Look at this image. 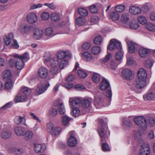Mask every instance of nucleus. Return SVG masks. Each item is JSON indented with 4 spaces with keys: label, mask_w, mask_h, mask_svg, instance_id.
<instances>
[{
    "label": "nucleus",
    "mask_w": 155,
    "mask_h": 155,
    "mask_svg": "<svg viewBox=\"0 0 155 155\" xmlns=\"http://www.w3.org/2000/svg\"><path fill=\"white\" fill-rule=\"evenodd\" d=\"M101 78L100 74L97 73H94L93 74L92 76V79L94 82L96 83L99 82Z\"/></svg>",
    "instance_id": "obj_44"
},
{
    "label": "nucleus",
    "mask_w": 155,
    "mask_h": 155,
    "mask_svg": "<svg viewBox=\"0 0 155 155\" xmlns=\"http://www.w3.org/2000/svg\"><path fill=\"white\" fill-rule=\"evenodd\" d=\"M151 50L143 47L140 48L139 50V53L141 57H146L147 54L151 52Z\"/></svg>",
    "instance_id": "obj_20"
},
{
    "label": "nucleus",
    "mask_w": 155,
    "mask_h": 155,
    "mask_svg": "<svg viewBox=\"0 0 155 155\" xmlns=\"http://www.w3.org/2000/svg\"><path fill=\"white\" fill-rule=\"evenodd\" d=\"M24 151L22 149L13 148L12 149L11 153L12 154L17 155L23 154Z\"/></svg>",
    "instance_id": "obj_40"
},
{
    "label": "nucleus",
    "mask_w": 155,
    "mask_h": 155,
    "mask_svg": "<svg viewBox=\"0 0 155 155\" xmlns=\"http://www.w3.org/2000/svg\"><path fill=\"white\" fill-rule=\"evenodd\" d=\"M102 42V37L100 36L96 37L94 40V43L96 45H99Z\"/></svg>",
    "instance_id": "obj_60"
},
{
    "label": "nucleus",
    "mask_w": 155,
    "mask_h": 155,
    "mask_svg": "<svg viewBox=\"0 0 155 155\" xmlns=\"http://www.w3.org/2000/svg\"><path fill=\"white\" fill-rule=\"evenodd\" d=\"M91 47L90 44L88 42H85L83 43L82 45V49L87 50L89 49Z\"/></svg>",
    "instance_id": "obj_58"
},
{
    "label": "nucleus",
    "mask_w": 155,
    "mask_h": 155,
    "mask_svg": "<svg viewBox=\"0 0 155 155\" xmlns=\"http://www.w3.org/2000/svg\"><path fill=\"white\" fill-rule=\"evenodd\" d=\"M138 22L140 24L144 25L147 22V20L145 17L142 15L139 16L137 18Z\"/></svg>",
    "instance_id": "obj_47"
},
{
    "label": "nucleus",
    "mask_w": 155,
    "mask_h": 155,
    "mask_svg": "<svg viewBox=\"0 0 155 155\" xmlns=\"http://www.w3.org/2000/svg\"><path fill=\"white\" fill-rule=\"evenodd\" d=\"M71 118L67 116H64L62 117V121L63 125H67L70 121Z\"/></svg>",
    "instance_id": "obj_50"
},
{
    "label": "nucleus",
    "mask_w": 155,
    "mask_h": 155,
    "mask_svg": "<svg viewBox=\"0 0 155 155\" xmlns=\"http://www.w3.org/2000/svg\"><path fill=\"white\" fill-rule=\"evenodd\" d=\"M48 130L52 134L53 136H56L58 134V127H54V125L51 123H48L47 124Z\"/></svg>",
    "instance_id": "obj_10"
},
{
    "label": "nucleus",
    "mask_w": 155,
    "mask_h": 155,
    "mask_svg": "<svg viewBox=\"0 0 155 155\" xmlns=\"http://www.w3.org/2000/svg\"><path fill=\"white\" fill-rule=\"evenodd\" d=\"M71 56V54L68 51H64L61 50L59 51V59H62L66 57H70Z\"/></svg>",
    "instance_id": "obj_26"
},
{
    "label": "nucleus",
    "mask_w": 155,
    "mask_h": 155,
    "mask_svg": "<svg viewBox=\"0 0 155 155\" xmlns=\"http://www.w3.org/2000/svg\"><path fill=\"white\" fill-rule=\"evenodd\" d=\"M146 28L150 31H155V25L150 23H148L146 26Z\"/></svg>",
    "instance_id": "obj_52"
},
{
    "label": "nucleus",
    "mask_w": 155,
    "mask_h": 155,
    "mask_svg": "<svg viewBox=\"0 0 155 155\" xmlns=\"http://www.w3.org/2000/svg\"><path fill=\"white\" fill-rule=\"evenodd\" d=\"M137 78L146 80L147 77V74L146 71L143 69H140L137 72Z\"/></svg>",
    "instance_id": "obj_13"
},
{
    "label": "nucleus",
    "mask_w": 155,
    "mask_h": 155,
    "mask_svg": "<svg viewBox=\"0 0 155 155\" xmlns=\"http://www.w3.org/2000/svg\"><path fill=\"white\" fill-rule=\"evenodd\" d=\"M146 85V80L137 78L133 82L134 88L133 90L137 93H139V90L143 88Z\"/></svg>",
    "instance_id": "obj_6"
},
{
    "label": "nucleus",
    "mask_w": 155,
    "mask_h": 155,
    "mask_svg": "<svg viewBox=\"0 0 155 155\" xmlns=\"http://www.w3.org/2000/svg\"><path fill=\"white\" fill-rule=\"evenodd\" d=\"M38 19L36 15L34 13L29 14L27 18L28 22L30 24H33L36 22Z\"/></svg>",
    "instance_id": "obj_14"
},
{
    "label": "nucleus",
    "mask_w": 155,
    "mask_h": 155,
    "mask_svg": "<svg viewBox=\"0 0 155 155\" xmlns=\"http://www.w3.org/2000/svg\"><path fill=\"white\" fill-rule=\"evenodd\" d=\"M103 102V97H95L94 104L97 108H99L102 106Z\"/></svg>",
    "instance_id": "obj_17"
},
{
    "label": "nucleus",
    "mask_w": 155,
    "mask_h": 155,
    "mask_svg": "<svg viewBox=\"0 0 155 155\" xmlns=\"http://www.w3.org/2000/svg\"><path fill=\"white\" fill-rule=\"evenodd\" d=\"M81 103L82 107L85 108H90L91 106L92 101L91 99H84Z\"/></svg>",
    "instance_id": "obj_27"
},
{
    "label": "nucleus",
    "mask_w": 155,
    "mask_h": 155,
    "mask_svg": "<svg viewBox=\"0 0 155 155\" xmlns=\"http://www.w3.org/2000/svg\"><path fill=\"white\" fill-rule=\"evenodd\" d=\"M38 74L41 78H45L48 75L47 70L45 67H41L38 71Z\"/></svg>",
    "instance_id": "obj_25"
},
{
    "label": "nucleus",
    "mask_w": 155,
    "mask_h": 155,
    "mask_svg": "<svg viewBox=\"0 0 155 155\" xmlns=\"http://www.w3.org/2000/svg\"><path fill=\"white\" fill-rule=\"evenodd\" d=\"M50 15L48 12H44L41 15V17L42 20L45 21L48 20L49 18Z\"/></svg>",
    "instance_id": "obj_49"
},
{
    "label": "nucleus",
    "mask_w": 155,
    "mask_h": 155,
    "mask_svg": "<svg viewBox=\"0 0 155 155\" xmlns=\"http://www.w3.org/2000/svg\"><path fill=\"white\" fill-rule=\"evenodd\" d=\"M13 84L12 80L10 79L8 80L5 85V89L8 90L10 89L12 87Z\"/></svg>",
    "instance_id": "obj_46"
},
{
    "label": "nucleus",
    "mask_w": 155,
    "mask_h": 155,
    "mask_svg": "<svg viewBox=\"0 0 155 155\" xmlns=\"http://www.w3.org/2000/svg\"><path fill=\"white\" fill-rule=\"evenodd\" d=\"M25 129V127L21 126L16 127L15 129V134L18 136H22L24 135Z\"/></svg>",
    "instance_id": "obj_19"
},
{
    "label": "nucleus",
    "mask_w": 155,
    "mask_h": 155,
    "mask_svg": "<svg viewBox=\"0 0 155 155\" xmlns=\"http://www.w3.org/2000/svg\"><path fill=\"white\" fill-rule=\"evenodd\" d=\"M147 121L149 124L150 126H153L155 124V120L152 117H150L147 120Z\"/></svg>",
    "instance_id": "obj_64"
},
{
    "label": "nucleus",
    "mask_w": 155,
    "mask_h": 155,
    "mask_svg": "<svg viewBox=\"0 0 155 155\" xmlns=\"http://www.w3.org/2000/svg\"><path fill=\"white\" fill-rule=\"evenodd\" d=\"M139 25L137 21H132L130 23V28L133 29H135L139 27Z\"/></svg>",
    "instance_id": "obj_51"
},
{
    "label": "nucleus",
    "mask_w": 155,
    "mask_h": 155,
    "mask_svg": "<svg viewBox=\"0 0 155 155\" xmlns=\"http://www.w3.org/2000/svg\"><path fill=\"white\" fill-rule=\"evenodd\" d=\"M110 65L111 68L112 69H116L117 68V64L114 61H111L110 63Z\"/></svg>",
    "instance_id": "obj_62"
},
{
    "label": "nucleus",
    "mask_w": 155,
    "mask_h": 155,
    "mask_svg": "<svg viewBox=\"0 0 155 155\" xmlns=\"http://www.w3.org/2000/svg\"><path fill=\"white\" fill-rule=\"evenodd\" d=\"M69 102L72 107H77L81 103V99L76 97L71 98L69 99Z\"/></svg>",
    "instance_id": "obj_11"
},
{
    "label": "nucleus",
    "mask_w": 155,
    "mask_h": 155,
    "mask_svg": "<svg viewBox=\"0 0 155 155\" xmlns=\"http://www.w3.org/2000/svg\"><path fill=\"white\" fill-rule=\"evenodd\" d=\"M130 15L128 13L123 14L121 17V21L122 23L127 24L129 20Z\"/></svg>",
    "instance_id": "obj_30"
},
{
    "label": "nucleus",
    "mask_w": 155,
    "mask_h": 155,
    "mask_svg": "<svg viewBox=\"0 0 155 155\" xmlns=\"http://www.w3.org/2000/svg\"><path fill=\"white\" fill-rule=\"evenodd\" d=\"M33 136V133L32 132L28 130L24 133V135L23 136H24L25 140H28L32 138Z\"/></svg>",
    "instance_id": "obj_34"
},
{
    "label": "nucleus",
    "mask_w": 155,
    "mask_h": 155,
    "mask_svg": "<svg viewBox=\"0 0 155 155\" xmlns=\"http://www.w3.org/2000/svg\"><path fill=\"white\" fill-rule=\"evenodd\" d=\"M12 73L11 71L8 70L4 71L2 75L3 78L5 80L10 79Z\"/></svg>",
    "instance_id": "obj_33"
},
{
    "label": "nucleus",
    "mask_w": 155,
    "mask_h": 155,
    "mask_svg": "<svg viewBox=\"0 0 155 155\" xmlns=\"http://www.w3.org/2000/svg\"><path fill=\"white\" fill-rule=\"evenodd\" d=\"M50 84L49 83L45 84H38L37 87L35 90L36 94L38 95L42 94L47 90Z\"/></svg>",
    "instance_id": "obj_9"
},
{
    "label": "nucleus",
    "mask_w": 155,
    "mask_h": 155,
    "mask_svg": "<svg viewBox=\"0 0 155 155\" xmlns=\"http://www.w3.org/2000/svg\"><path fill=\"white\" fill-rule=\"evenodd\" d=\"M31 92V90L26 87H22L15 98L16 102H24L27 99V95Z\"/></svg>",
    "instance_id": "obj_3"
},
{
    "label": "nucleus",
    "mask_w": 155,
    "mask_h": 155,
    "mask_svg": "<svg viewBox=\"0 0 155 155\" xmlns=\"http://www.w3.org/2000/svg\"><path fill=\"white\" fill-rule=\"evenodd\" d=\"M123 77L127 80H130L132 78L131 71L129 69H125L122 72Z\"/></svg>",
    "instance_id": "obj_12"
},
{
    "label": "nucleus",
    "mask_w": 155,
    "mask_h": 155,
    "mask_svg": "<svg viewBox=\"0 0 155 155\" xmlns=\"http://www.w3.org/2000/svg\"><path fill=\"white\" fill-rule=\"evenodd\" d=\"M33 35L35 38L37 39L41 38L43 34V31L42 30L38 28L35 29L33 31Z\"/></svg>",
    "instance_id": "obj_21"
},
{
    "label": "nucleus",
    "mask_w": 155,
    "mask_h": 155,
    "mask_svg": "<svg viewBox=\"0 0 155 155\" xmlns=\"http://www.w3.org/2000/svg\"><path fill=\"white\" fill-rule=\"evenodd\" d=\"M45 34L47 36H50L53 34V29L51 27H48L45 29Z\"/></svg>",
    "instance_id": "obj_59"
},
{
    "label": "nucleus",
    "mask_w": 155,
    "mask_h": 155,
    "mask_svg": "<svg viewBox=\"0 0 155 155\" xmlns=\"http://www.w3.org/2000/svg\"><path fill=\"white\" fill-rule=\"evenodd\" d=\"M14 57H15L16 62L15 63V67L18 70H21L24 67V60L28 59V54L25 53L21 56H19L18 54L13 55Z\"/></svg>",
    "instance_id": "obj_4"
},
{
    "label": "nucleus",
    "mask_w": 155,
    "mask_h": 155,
    "mask_svg": "<svg viewBox=\"0 0 155 155\" xmlns=\"http://www.w3.org/2000/svg\"><path fill=\"white\" fill-rule=\"evenodd\" d=\"M49 64L52 69L51 71L53 74H55L58 73V55L56 57H52L50 60Z\"/></svg>",
    "instance_id": "obj_8"
},
{
    "label": "nucleus",
    "mask_w": 155,
    "mask_h": 155,
    "mask_svg": "<svg viewBox=\"0 0 155 155\" xmlns=\"http://www.w3.org/2000/svg\"><path fill=\"white\" fill-rule=\"evenodd\" d=\"M128 50L130 53H133L137 50L138 48V45L134 43L133 41H129L127 42Z\"/></svg>",
    "instance_id": "obj_15"
},
{
    "label": "nucleus",
    "mask_w": 155,
    "mask_h": 155,
    "mask_svg": "<svg viewBox=\"0 0 155 155\" xmlns=\"http://www.w3.org/2000/svg\"><path fill=\"white\" fill-rule=\"evenodd\" d=\"M44 5L45 6H47L50 9L54 10L56 8V5H54L53 3H45Z\"/></svg>",
    "instance_id": "obj_61"
},
{
    "label": "nucleus",
    "mask_w": 155,
    "mask_h": 155,
    "mask_svg": "<svg viewBox=\"0 0 155 155\" xmlns=\"http://www.w3.org/2000/svg\"><path fill=\"white\" fill-rule=\"evenodd\" d=\"M141 11L142 9L137 6H133L130 7L129 12L132 14L138 15L141 13Z\"/></svg>",
    "instance_id": "obj_16"
},
{
    "label": "nucleus",
    "mask_w": 155,
    "mask_h": 155,
    "mask_svg": "<svg viewBox=\"0 0 155 155\" xmlns=\"http://www.w3.org/2000/svg\"><path fill=\"white\" fill-rule=\"evenodd\" d=\"M50 19L52 22H57L58 21V13L54 12L52 14Z\"/></svg>",
    "instance_id": "obj_41"
},
{
    "label": "nucleus",
    "mask_w": 155,
    "mask_h": 155,
    "mask_svg": "<svg viewBox=\"0 0 155 155\" xmlns=\"http://www.w3.org/2000/svg\"><path fill=\"white\" fill-rule=\"evenodd\" d=\"M77 140L75 137H70L68 141V144L70 147H74L76 144Z\"/></svg>",
    "instance_id": "obj_29"
},
{
    "label": "nucleus",
    "mask_w": 155,
    "mask_h": 155,
    "mask_svg": "<svg viewBox=\"0 0 155 155\" xmlns=\"http://www.w3.org/2000/svg\"><path fill=\"white\" fill-rule=\"evenodd\" d=\"M68 65V62L65 60H62L60 62L59 67L61 69H63Z\"/></svg>",
    "instance_id": "obj_55"
},
{
    "label": "nucleus",
    "mask_w": 155,
    "mask_h": 155,
    "mask_svg": "<svg viewBox=\"0 0 155 155\" xmlns=\"http://www.w3.org/2000/svg\"><path fill=\"white\" fill-rule=\"evenodd\" d=\"M31 29V27L25 24L20 25L18 28V31L21 34H24L26 33Z\"/></svg>",
    "instance_id": "obj_23"
},
{
    "label": "nucleus",
    "mask_w": 155,
    "mask_h": 155,
    "mask_svg": "<svg viewBox=\"0 0 155 155\" xmlns=\"http://www.w3.org/2000/svg\"><path fill=\"white\" fill-rule=\"evenodd\" d=\"M110 18L113 20H116L119 19V14L116 12H113L110 13Z\"/></svg>",
    "instance_id": "obj_48"
},
{
    "label": "nucleus",
    "mask_w": 155,
    "mask_h": 155,
    "mask_svg": "<svg viewBox=\"0 0 155 155\" xmlns=\"http://www.w3.org/2000/svg\"><path fill=\"white\" fill-rule=\"evenodd\" d=\"M77 73L79 77L82 78H84L87 76V74L86 71L82 69H78Z\"/></svg>",
    "instance_id": "obj_36"
},
{
    "label": "nucleus",
    "mask_w": 155,
    "mask_h": 155,
    "mask_svg": "<svg viewBox=\"0 0 155 155\" xmlns=\"http://www.w3.org/2000/svg\"><path fill=\"white\" fill-rule=\"evenodd\" d=\"M35 151L38 153H42L46 149L45 145H42L39 144H35Z\"/></svg>",
    "instance_id": "obj_18"
},
{
    "label": "nucleus",
    "mask_w": 155,
    "mask_h": 155,
    "mask_svg": "<svg viewBox=\"0 0 155 155\" xmlns=\"http://www.w3.org/2000/svg\"><path fill=\"white\" fill-rule=\"evenodd\" d=\"M143 98L145 101L152 100L154 98V94L153 92H150L144 95Z\"/></svg>",
    "instance_id": "obj_31"
},
{
    "label": "nucleus",
    "mask_w": 155,
    "mask_h": 155,
    "mask_svg": "<svg viewBox=\"0 0 155 155\" xmlns=\"http://www.w3.org/2000/svg\"><path fill=\"white\" fill-rule=\"evenodd\" d=\"M125 7L123 5H120L116 6L115 8V10L118 12H122L125 9Z\"/></svg>",
    "instance_id": "obj_57"
},
{
    "label": "nucleus",
    "mask_w": 155,
    "mask_h": 155,
    "mask_svg": "<svg viewBox=\"0 0 155 155\" xmlns=\"http://www.w3.org/2000/svg\"><path fill=\"white\" fill-rule=\"evenodd\" d=\"M135 123L138 125L139 127L143 130L147 128V121L145 117L142 116H139L135 117L134 119Z\"/></svg>",
    "instance_id": "obj_5"
},
{
    "label": "nucleus",
    "mask_w": 155,
    "mask_h": 155,
    "mask_svg": "<svg viewBox=\"0 0 155 155\" xmlns=\"http://www.w3.org/2000/svg\"><path fill=\"white\" fill-rule=\"evenodd\" d=\"M78 13L83 16H86L88 15L87 11L86 10L82 8H78Z\"/></svg>",
    "instance_id": "obj_42"
},
{
    "label": "nucleus",
    "mask_w": 155,
    "mask_h": 155,
    "mask_svg": "<svg viewBox=\"0 0 155 155\" xmlns=\"http://www.w3.org/2000/svg\"><path fill=\"white\" fill-rule=\"evenodd\" d=\"M123 126L126 128H130L132 125L129 117L128 118H124L123 120Z\"/></svg>",
    "instance_id": "obj_32"
},
{
    "label": "nucleus",
    "mask_w": 155,
    "mask_h": 155,
    "mask_svg": "<svg viewBox=\"0 0 155 155\" xmlns=\"http://www.w3.org/2000/svg\"><path fill=\"white\" fill-rule=\"evenodd\" d=\"M101 51V49L98 46H94L91 48L92 53L94 54H97Z\"/></svg>",
    "instance_id": "obj_53"
},
{
    "label": "nucleus",
    "mask_w": 155,
    "mask_h": 155,
    "mask_svg": "<svg viewBox=\"0 0 155 155\" xmlns=\"http://www.w3.org/2000/svg\"><path fill=\"white\" fill-rule=\"evenodd\" d=\"M58 109V108H55L54 107L52 108L50 110V114L53 116H56L57 114Z\"/></svg>",
    "instance_id": "obj_56"
},
{
    "label": "nucleus",
    "mask_w": 155,
    "mask_h": 155,
    "mask_svg": "<svg viewBox=\"0 0 155 155\" xmlns=\"http://www.w3.org/2000/svg\"><path fill=\"white\" fill-rule=\"evenodd\" d=\"M83 59L86 61H89L91 60L92 56L90 53L88 52L84 53L82 54Z\"/></svg>",
    "instance_id": "obj_37"
},
{
    "label": "nucleus",
    "mask_w": 155,
    "mask_h": 155,
    "mask_svg": "<svg viewBox=\"0 0 155 155\" xmlns=\"http://www.w3.org/2000/svg\"><path fill=\"white\" fill-rule=\"evenodd\" d=\"M111 56L112 54H111L107 53V54L106 55L105 58L103 59V62L104 63L107 62L110 60Z\"/></svg>",
    "instance_id": "obj_63"
},
{
    "label": "nucleus",
    "mask_w": 155,
    "mask_h": 155,
    "mask_svg": "<svg viewBox=\"0 0 155 155\" xmlns=\"http://www.w3.org/2000/svg\"><path fill=\"white\" fill-rule=\"evenodd\" d=\"M12 135L11 132L8 130L2 131L1 134V137L4 139L9 138Z\"/></svg>",
    "instance_id": "obj_28"
},
{
    "label": "nucleus",
    "mask_w": 155,
    "mask_h": 155,
    "mask_svg": "<svg viewBox=\"0 0 155 155\" xmlns=\"http://www.w3.org/2000/svg\"><path fill=\"white\" fill-rule=\"evenodd\" d=\"M154 61L153 60L151 59H148L144 63V64L145 67L147 68H151L153 66V64L154 63Z\"/></svg>",
    "instance_id": "obj_43"
},
{
    "label": "nucleus",
    "mask_w": 155,
    "mask_h": 155,
    "mask_svg": "<svg viewBox=\"0 0 155 155\" xmlns=\"http://www.w3.org/2000/svg\"><path fill=\"white\" fill-rule=\"evenodd\" d=\"M101 147L102 150L103 151L107 152L110 151L109 145L106 143H101Z\"/></svg>",
    "instance_id": "obj_54"
},
{
    "label": "nucleus",
    "mask_w": 155,
    "mask_h": 155,
    "mask_svg": "<svg viewBox=\"0 0 155 155\" xmlns=\"http://www.w3.org/2000/svg\"><path fill=\"white\" fill-rule=\"evenodd\" d=\"M97 132L100 136L101 141L102 142L105 141L108 132L109 135H110V132L108 131L107 126L105 125L104 127H98L97 129Z\"/></svg>",
    "instance_id": "obj_7"
},
{
    "label": "nucleus",
    "mask_w": 155,
    "mask_h": 155,
    "mask_svg": "<svg viewBox=\"0 0 155 155\" xmlns=\"http://www.w3.org/2000/svg\"><path fill=\"white\" fill-rule=\"evenodd\" d=\"M134 134L135 139L140 142V146L141 147L139 155H149L150 154V151L149 145L147 143L144 142L142 140V136L140 132L135 131Z\"/></svg>",
    "instance_id": "obj_1"
},
{
    "label": "nucleus",
    "mask_w": 155,
    "mask_h": 155,
    "mask_svg": "<svg viewBox=\"0 0 155 155\" xmlns=\"http://www.w3.org/2000/svg\"><path fill=\"white\" fill-rule=\"evenodd\" d=\"M72 109L71 113V114L75 117L78 116L80 114V111L78 108L76 107H72Z\"/></svg>",
    "instance_id": "obj_35"
},
{
    "label": "nucleus",
    "mask_w": 155,
    "mask_h": 155,
    "mask_svg": "<svg viewBox=\"0 0 155 155\" xmlns=\"http://www.w3.org/2000/svg\"><path fill=\"white\" fill-rule=\"evenodd\" d=\"M107 49L110 51L117 49L119 51L116 52L115 58L117 61H119L122 59L123 58V53L121 50L122 46L121 43L118 40L112 39L110 40L109 45L107 46Z\"/></svg>",
    "instance_id": "obj_2"
},
{
    "label": "nucleus",
    "mask_w": 155,
    "mask_h": 155,
    "mask_svg": "<svg viewBox=\"0 0 155 155\" xmlns=\"http://www.w3.org/2000/svg\"><path fill=\"white\" fill-rule=\"evenodd\" d=\"M65 109L64 104L61 103L59 104V113L61 115L64 114L65 113Z\"/></svg>",
    "instance_id": "obj_45"
},
{
    "label": "nucleus",
    "mask_w": 155,
    "mask_h": 155,
    "mask_svg": "<svg viewBox=\"0 0 155 155\" xmlns=\"http://www.w3.org/2000/svg\"><path fill=\"white\" fill-rule=\"evenodd\" d=\"M23 120H25L24 118L20 116H16L14 118V122L17 125H20L21 124Z\"/></svg>",
    "instance_id": "obj_39"
},
{
    "label": "nucleus",
    "mask_w": 155,
    "mask_h": 155,
    "mask_svg": "<svg viewBox=\"0 0 155 155\" xmlns=\"http://www.w3.org/2000/svg\"><path fill=\"white\" fill-rule=\"evenodd\" d=\"M76 23L79 26H81L85 24L86 21L84 17H79L76 19Z\"/></svg>",
    "instance_id": "obj_38"
},
{
    "label": "nucleus",
    "mask_w": 155,
    "mask_h": 155,
    "mask_svg": "<svg viewBox=\"0 0 155 155\" xmlns=\"http://www.w3.org/2000/svg\"><path fill=\"white\" fill-rule=\"evenodd\" d=\"M14 38V34L12 33H10L8 35H5L3 39L5 44L7 45H9L11 43V40Z\"/></svg>",
    "instance_id": "obj_22"
},
{
    "label": "nucleus",
    "mask_w": 155,
    "mask_h": 155,
    "mask_svg": "<svg viewBox=\"0 0 155 155\" xmlns=\"http://www.w3.org/2000/svg\"><path fill=\"white\" fill-rule=\"evenodd\" d=\"M110 86V84L107 80L105 78H103L100 84V88L102 90H105Z\"/></svg>",
    "instance_id": "obj_24"
}]
</instances>
